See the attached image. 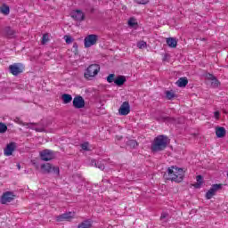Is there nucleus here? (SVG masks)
Here are the masks:
<instances>
[{
	"instance_id": "nucleus-1",
	"label": "nucleus",
	"mask_w": 228,
	"mask_h": 228,
	"mask_svg": "<svg viewBox=\"0 0 228 228\" xmlns=\"http://www.w3.org/2000/svg\"><path fill=\"white\" fill-rule=\"evenodd\" d=\"M166 175L167 176V179L168 181L183 183V180L184 179V170H183V168L173 166L167 168Z\"/></svg>"
},
{
	"instance_id": "nucleus-2",
	"label": "nucleus",
	"mask_w": 228,
	"mask_h": 228,
	"mask_svg": "<svg viewBox=\"0 0 228 228\" xmlns=\"http://www.w3.org/2000/svg\"><path fill=\"white\" fill-rule=\"evenodd\" d=\"M167 145H168V137L166 135H159L154 139L151 144V151L152 152H160V151L167 149Z\"/></svg>"
},
{
	"instance_id": "nucleus-3",
	"label": "nucleus",
	"mask_w": 228,
	"mask_h": 228,
	"mask_svg": "<svg viewBox=\"0 0 228 228\" xmlns=\"http://www.w3.org/2000/svg\"><path fill=\"white\" fill-rule=\"evenodd\" d=\"M101 71V66L99 64H91L87 67V69L85 70L84 77L85 79H87L88 81H92L97 74Z\"/></svg>"
},
{
	"instance_id": "nucleus-4",
	"label": "nucleus",
	"mask_w": 228,
	"mask_h": 228,
	"mask_svg": "<svg viewBox=\"0 0 228 228\" xmlns=\"http://www.w3.org/2000/svg\"><path fill=\"white\" fill-rule=\"evenodd\" d=\"M41 170L43 174H51L53 172L55 175H60V167H54L50 163L42 164Z\"/></svg>"
},
{
	"instance_id": "nucleus-5",
	"label": "nucleus",
	"mask_w": 228,
	"mask_h": 228,
	"mask_svg": "<svg viewBox=\"0 0 228 228\" xmlns=\"http://www.w3.org/2000/svg\"><path fill=\"white\" fill-rule=\"evenodd\" d=\"M98 40H99V36L95 34L88 35L84 39V45L86 49H88V47H92V45H95Z\"/></svg>"
},
{
	"instance_id": "nucleus-6",
	"label": "nucleus",
	"mask_w": 228,
	"mask_h": 228,
	"mask_svg": "<svg viewBox=\"0 0 228 228\" xmlns=\"http://www.w3.org/2000/svg\"><path fill=\"white\" fill-rule=\"evenodd\" d=\"M76 218V212H68L56 216L57 222H72Z\"/></svg>"
},
{
	"instance_id": "nucleus-7",
	"label": "nucleus",
	"mask_w": 228,
	"mask_h": 228,
	"mask_svg": "<svg viewBox=\"0 0 228 228\" xmlns=\"http://www.w3.org/2000/svg\"><path fill=\"white\" fill-rule=\"evenodd\" d=\"M9 70L12 76H19L24 72V66L20 63H14L9 66Z\"/></svg>"
},
{
	"instance_id": "nucleus-8",
	"label": "nucleus",
	"mask_w": 228,
	"mask_h": 228,
	"mask_svg": "<svg viewBox=\"0 0 228 228\" xmlns=\"http://www.w3.org/2000/svg\"><path fill=\"white\" fill-rule=\"evenodd\" d=\"M219 190H222V184H213L211 188L207 191L206 193V199L208 200L213 199L215 195H216V191H219Z\"/></svg>"
},
{
	"instance_id": "nucleus-9",
	"label": "nucleus",
	"mask_w": 228,
	"mask_h": 228,
	"mask_svg": "<svg viewBox=\"0 0 228 228\" xmlns=\"http://www.w3.org/2000/svg\"><path fill=\"white\" fill-rule=\"evenodd\" d=\"M40 158L42 161H51L54 159V152L51 150H45L40 151Z\"/></svg>"
},
{
	"instance_id": "nucleus-10",
	"label": "nucleus",
	"mask_w": 228,
	"mask_h": 228,
	"mask_svg": "<svg viewBox=\"0 0 228 228\" xmlns=\"http://www.w3.org/2000/svg\"><path fill=\"white\" fill-rule=\"evenodd\" d=\"M15 122L17 124H20V126H28L29 127V129H33L34 131H37V133H44V131H45V128L44 126H41V127L31 126H33V123H24L19 118H15Z\"/></svg>"
},
{
	"instance_id": "nucleus-11",
	"label": "nucleus",
	"mask_w": 228,
	"mask_h": 228,
	"mask_svg": "<svg viewBox=\"0 0 228 228\" xmlns=\"http://www.w3.org/2000/svg\"><path fill=\"white\" fill-rule=\"evenodd\" d=\"M130 111H131V106H129L128 102H124L118 110L119 115H122V116L129 115Z\"/></svg>"
},
{
	"instance_id": "nucleus-12",
	"label": "nucleus",
	"mask_w": 228,
	"mask_h": 228,
	"mask_svg": "<svg viewBox=\"0 0 228 228\" xmlns=\"http://www.w3.org/2000/svg\"><path fill=\"white\" fill-rule=\"evenodd\" d=\"M17 149V143L10 142L6 145L5 149L4 150V156H12L13 151Z\"/></svg>"
},
{
	"instance_id": "nucleus-13",
	"label": "nucleus",
	"mask_w": 228,
	"mask_h": 228,
	"mask_svg": "<svg viewBox=\"0 0 228 228\" xmlns=\"http://www.w3.org/2000/svg\"><path fill=\"white\" fill-rule=\"evenodd\" d=\"M71 17L72 19H74V20H77L78 22L85 20V13H83L81 10L73 11L71 12Z\"/></svg>"
},
{
	"instance_id": "nucleus-14",
	"label": "nucleus",
	"mask_w": 228,
	"mask_h": 228,
	"mask_svg": "<svg viewBox=\"0 0 228 228\" xmlns=\"http://www.w3.org/2000/svg\"><path fill=\"white\" fill-rule=\"evenodd\" d=\"M73 106L77 110H81L85 106V99H83L81 96H76L73 99Z\"/></svg>"
},
{
	"instance_id": "nucleus-15",
	"label": "nucleus",
	"mask_w": 228,
	"mask_h": 228,
	"mask_svg": "<svg viewBox=\"0 0 228 228\" xmlns=\"http://www.w3.org/2000/svg\"><path fill=\"white\" fill-rule=\"evenodd\" d=\"M15 199V196L13 195L12 192L7 191L4 193V195L1 198V202L3 204H8V202H12Z\"/></svg>"
},
{
	"instance_id": "nucleus-16",
	"label": "nucleus",
	"mask_w": 228,
	"mask_h": 228,
	"mask_svg": "<svg viewBox=\"0 0 228 228\" xmlns=\"http://www.w3.org/2000/svg\"><path fill=\"white\" fill-rule=\"evenodd\" d=\"M94 223L90 219H86L78 224L77 228H92Z\"/></svg>"
},
{
	"instance_id": "nucleus-17",
	"label": "nucleus",
	"mask_w": 228,
	"mask_h": 228,
	"mask_svg": "<svg viewBox=\"0 0 228 228\" xmlns=\"http://www.w3.org/2000/svg\"><path fill=\"white\" fill-rule=\"evenodd\" d=\"M166 42L168 47H171L172 49H175V47H177V39H175V37H167L166 39Z\"/></svg>"
},
{
	"instance_id": "nucleus-18",
	"label": "nucleus",
	"mask_w": 228,
	"mask_h": 228,
	"mask_svg": "<svg viewBox=\"0 0 228 228\" xmlns=\"http://www.w3.org/2000/svg\"><path fill=\"white\" fill-rule=\"evenodd\" d=\"M208 79H209V81H212L211 82V86L214 87V88H216L218 87V86L220 85V82L218 81V79H216V77H215V76L211 75V74H208L207 76Z\"/></svg>"
},
{
	"instance_id": "nucleus-19",
	"label": "nucleus",
	"mask_w": 228,
	"mask_h": 228,
	"mask_svg": "<svg viewBox=\"0 0 228 228\" xmlns=\"http://www.w3.org/2000/svg\"><path fill=\"white\" fill-rule=\"evenodd\" d=\"M225 128L223 126H217L216 127V134L217 136V138H224V136H225Z\"/></svg>"
},
{
	"instance_id": "nucleus-20",
	"label": "nucleus",
	"mask_w": 228,
	"mask_h": 228,
	"mask_svg": "<svg viewBox=\"0 0 228 228\" xmlns=\"http://www.w3.org/2000/svg\"><path fill=\"white\" fill-rule=\"evenodd\" d=\"M176 85L177 86H179V88H184V86H186V85H188V78L186 77H181L176 81Z\"/></svg>"
},
{
	"instance_id": "nucleus-21",
	"label": "nucleus",
	"mask_w": 228,
	"mask_h": 228,
	"mask_svg": "<svg viewBox=\"0 0 228 228\" xmlns=\"http://www.w3.org/2000/svg\"><path fill=\"white\" fill-rule=\"evenodd\" d=\"M115 85L117 86H122L124 83H126V77L124 76H118L115 80H114Z\"/></svg>"
},
{
	"instance_id": "nucleus-22",
	"label": "nucleus",
	"mask_w": 228,
	"mask_h": 228,
	"mask_svg": "<svg viewBox=\"0 0 228 228\" xmlns=\"http://www.w3.org/2000/svg\"><path fill=\"white\" fill-rule=\"evenodd\" d=\"M61 99H62L64 104H69V103L72 102V95H70V94H62Z\"/></svg>"
},
{
	"instance_id": "nucleus-23",
	"label": "nucleus",
	"mask_w": 228,
	"mask_h": 228,
	"mask_svg": "<svg viewBox=\"0 0 228 228\" xmlns=\"http://www.w3.org/2000/svg\"><path fill=\"white\" fill-rule=\"evenodd\" d=\"M92 165L99 168L100 170H104V164L101 161H96L95 159L92 160Z\"/></svg>"
},
{
	"instance_id": "nucleus-24",
	"label": "nucleus",
	"mask_w": 228,
	"mask_h": 228,
	"mask_svg": "<svg viewBox=\"0 0 228 228\" xmlns=\"http://www.w3.org/2000/svg\"><path fill=\"white\" fill-rule=\"evenodd\" d=\"M0 12L4 14V15H9L10 14V7L6 4H3L0 7Z\"/></svg>"
},
{
	"instance_id": "nucleus-25",
	"label": "nucleus",
	"mask_w": 228,
	"mask_h": 228,
	"mask_svg": "<svg viewBox=\"0 0 228 228\" xmlns=\"http://www.w3.org/2000/svg\"><path fill=\"white\" fill-rule=\"evenodd\" d=\"M196 181H197V183L193 184L194 188H200V186H202V183H203L202 175H198L196 177Z\"/></svg>"
},
{
	"instance_id": "nucleus-26",
	"label": "nucleus",
	"mask_w": 228,
	"mask_h": 228,
	"mask_svg": "<svg viewBox=\"0 0 228 228\" xmlns=\"http://www.w3.org/2000/svg\"><path fill=\"white\" fill-rule=\"evenodd\" d=\"M80 147H81L82 151H92V149H90V143H88V142H84V143L80 144Z\"/></svg>"
},
{
	"instance_id": "nucleus-27",
	"label": "nucleus",
	"mask_w": 228,
	"mask_h": 228,
	"mask_svg": "<svg viewBox=\"0 0 228 228\" xmlns=\"http://www.w3.org/2000/svg\"><path fill=\"white\" fill-rule=\"evenodd\" d=\"M138 22H136V20L134 18H131L128 20V26H130V28H134V26H137Z\"/></svg>"
},
{
	"instance_id": "nucleus-28",
	"label": "nucleus",
	"mask_w": 228,
	"mask_h": 228,
	"mask_svg": "<svg viewBox=\"0 0 228 228\" xmlns=\"http://www.w3.org/2000/svg\"><path fill=\"white\" fill-rule=\"evenodd\" d=\"M138 49H145L147 47V43L145 41H141L137 43Z\"/></svg>"
},
{
	"instance_id": "nucleus-29",
	"label": "nucleus",
	"mask_w": 228,
	"mask_h": 228,
	"mask_svg": "<svg viewBox=\"0 0 228 228\" xmlns=\"http://www.w3.org/2000/svg\"><path fill=\"white\" fill-rule=\"evenodd\" d=\"M157 120L159 122H172V121H174V118H171L167 117V118H157Z\"/></svg>"
},
{
	"instance_id": "nucleus-30",
	"label": "nucleus",
	"mask_w": 228,
	"mask_h": 228,
	"mask_svg": "<svg viewBox=\"0 0 228 228\" xmlns=\"http://www.w3.org/2000/svg\"><path fill=\"white\" fill-rule=\"evenodd\" d=\"M8 131V126L4 123H0V133H6Z\"/></svg>"
},
{
	"instance_id": "nucleus-31",
	"label": "nucleus",
	"mask_w": 228,
	"mask_h": 228,
	"mask_svg": "<svg viewBox=\"0 0 228 228\" xmlns=\"http://www.w3.org/2000/svg\"><path fill=\"white\" fill-rule=\"evenodd\" d=\"M166 96H167V99L171 100V99H174V97H175V94L171 91H167L166 92Z\"/></svg>"
},
{
	"instance_id": "nucleus-32",
	"label": "nucleus",
	"mask_w": 228,
	"mask_h": 228,
	"mask_svg": "<svg viewBox=\"0 0 228 228\" xmlns=\"http://www.w3.org/2000/svg\"><path fill=\"white\" fill-rule=\"evenodd\" d=\"M49 42V35L47 34H45L43 35V37H42V44L43 45H45Z\"/></svg>"
},
{
	"instance_id": "nucleus-33",
	"label": "nucleus",
	"mask_w": 228,
	"mask_h": 228,
	"mask_svg": "<svg viewBox=\"0 0 228 228\" xmlns=\"http://www.w3.org/2000/svg\"><path fill=\"white\" fill-rule=\"evenodd\" d=\"M64 40L66 44H72L74 42V39L70 36H64Z\"/></svg>"
},
{
	"instance_id": "nucleus-34",
	"label": "nucleus",
	"mask_w": 228,
	"mask_h": 228,
	"mask_svg": "<svg viewBox=\"0 0 228 228\" xmlns=\"http://www.w3.org/2000/svg\"><path fill=\"white\" fill-rule=\"evenodd\" d=\"M107 81L108 83H113V81H115V74H110L107 77Z\"/></svg>"
},
{
	"instance_id": "nucleus-35",
	"label": "nucleus",
	"mask_w": 228,
	"mask_h": 228,
	"mask_svg": "<svg viewBox=\"0 0 228 228\" xmlns=\"http://www.w3.org/2000/svg\"><path fill=\"white\" fill-rule=\"evenodd\" d=\"M135 3L138 4H147L149 3V0H135Z\"/></svg>"
},
{
	"instance_id": "nucleus-36",
	"label": "nucleus",
	"mask_w": 228,
	"mask_h": 228,
	"mask_svg": "<svg viewBox=\"0 0 228 228\" xmlns=\"http://www.w3.org/2000/svg\"><path fill=\"white\" fill-rule=\"evenodd\" d=\"M214 117H215V118H216V120H218V118H220V111H215Z\"/></svg>"
},
{
	"instance_id": "nucleus-37",
	"label": "nucleus",
	"mask_w": 228,
	"mask_h": 228,
	"mask_svg": "<svg viewBox=\"0 0 228 228\" xmlns=\"http://www.w3.org/2000/svg\"><path fill=\"white\" fill-rule=\"evenodd\" d=\"M130 145H133V147H138V142H136V141H130Z\"/></svg>"
},
{
	"instance_id": "nucleus-38",
	"label": "nucleus",
	"mask_w": 228,
	"mask_h": 228,
	"mask_svg": "<svg viewBox=\"0 0 228 228\" xmlns=\"http://www.w3.org/2000/svg\"><path fill=\"white\" fill-rule=\"evenodd\" d=\"M167 216H168V214L167 213H162L161 216H160V220H164V218H167Z\"/></svg>"
},
{
	"instance_id": "nucleus-39",
	"label": "nucleus",
	"mask_w": 228,
	"mask_h": 228,
	"mask_svg": "<svg viewBox=\"0 0 228 228\" xmlns=\"http://www.w3.org/2000/svg\"><path fill=\"white\" fill-rule=\"evenodd\" d=\"M18 168L20 169V165L18 164Z\"/></svg>"
}]
</instances>
